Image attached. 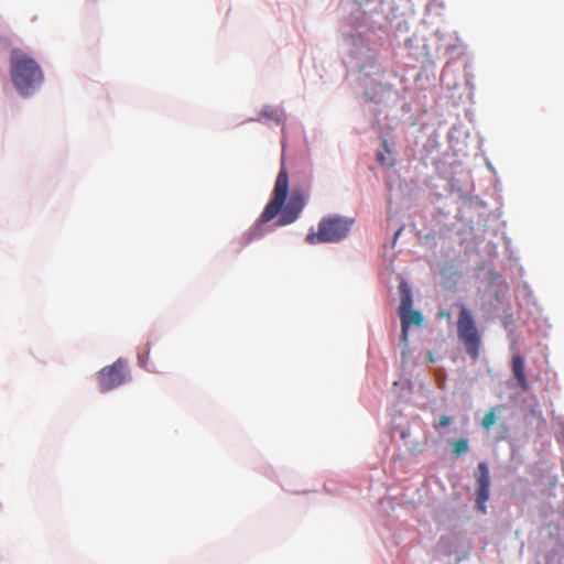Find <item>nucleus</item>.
I'll list each match as a JSON object with an SVG mask.
<instances>
[{
  "label": "nucleus",
  "instance_id": "f257e3e1",
  "mask_svg": "<svg viewBox=\"0 0 564 564\" xmlns=\"http://www.w3.org/2000/svg\"><path fill=\"white\" fill-rule=\"evenodd\" d=\"M306 193L300 186H294L289 195V175L284 166L281 167L273 187L272 198L265 205L259 220L247 234V243L253 239L260 238L262 225L278 217V226L293 224L302 213Z\"/></svg>",
  "mask_w": 564,
  "mask_h": 564
},
{
  "label": "nucleus",
  "instance_id": "f03ea898",
  "mask_svg": "<svg viewBox=\"0 0 564 564\" xmlns=\"http://www.w3.org/2000/svg\"><path fill=\"white\" fill-rule=\"evenodd\" d=\"M10 63L14 87L23 96L30 95L43 80L41 67L33 58L20 51H12Z\"/></svg>",
  "mask_w": 564,
  "mask_h": 564
},
{
  "label": "nucleus",
  "instance_id": "7ed1b4c3",
  "mask_svg": "<svg viewBox=\"0 0 564 564\" xmlns=\"http://www.w3.org/2000/svg\"><path fill=\"white\" fill-rule=\"evenodd\" d=\"M354 223V218L339 215L323 217L317 231L311 230L306 236V241L311 245L339 242L348 236Z\"/></svg>",
  "mask_w": 564,
  "mask_h": 564
},
{
  "label": "nucleus",
  "instance_id": "20e7f679",
  "mask_svg": "<svg viewBox=\"0 0 564 564\" xmlns=\"http://www.w3.org/2000/svg\"><path fill=\"white\" fill-rule=\"evenodd\" d=\"M457 336L470 358L477 360L480 351L481 335L477 329L471 311L465 305H462L459 310L457 318Z\"/></svg>",
  "mask_w": 564,
  "mask_h": 564
},
{
  "label": "nucleus",
  "instance_id": "39448f33",
  "mask_svg": "<svg viewBox=\"0 0 564 564\" xmlns=\"http://www.w3.org/2000/svg\"><path fill=\"white\" fill-rule=\"evenodd\" d=\"M128 376L127 364L118 359L112 365L104 367L97 375L101 392L112 390L122 384Z\"/></svg>",
  "mask_w": 564,
  "mask_h": 564
},
{
  "label": "nucleus",
  "instance_id": "423d86ee",
  "mask_svg": "<svg viewBox=\"0 0 564 564\" xmlns=\"http://www.w3.org/2000/svg\"><path fill=\"white\" fill-rule=\"evenodd\" d=\"M477 481L476 489V506L477 510L485 514L487 512L486 503L490 496V475L488 465L485 462H480L477 466L475 474Z\"/></svg>",
  "mask_w": 564,
  "mask_h": 564
},
{
  "label": "nucleus",
  "instance_id": "0eeeda50",
  "mask_svg": "<svg viewBox=\"0 0 564 564\" xmlns=\"http://www.w3.org/2000/svg\"><path fill=\"white\" fill-rule=\"evenodd\" d=\"M402 337L405 340L408 330L411 325L420 326L423 323V316L419 311L408 308V311H400Z\"/></svg>",
  "mask_w": 564,
  "mask_h": 564
},
{
  "label": "nucleus",
  "instance_id": "6e6552de",
  "mask_svg": "<svg viewBox=\"0 0 564 564\" xmlns=\"http://www.w3.org/2000/svg\"><path fill=\"white\" fill-rule=\"evenodd\" d=\"M511 368L514 378L517 379L519 386L523 389H528V380L525 376V365L524 359L520 355H514L511 360Z\"/></svg>",
  "mask_w": 564,
  "mask_h": 564
},
{
  "label": "nucleus",
  "instance_id": "1a4fd4ad",
  "mask_svg": "<svg viewBox=\"0 0 564 564\" xmlns=\"http://www.w3.org/2000/svg\"><path fill=\"white\" fill-rule=\"evenodd\" d=\"M399 292L401 297L400 308L399 311H408V308L412 307V292L411 288L405 281H402L399 285Z\"/></svg>",
  "mask_w": 564,
  "mask_h": 564
},
{
  "label": "nucleus",
  "instance_id": "9d476101",
  "mask_svg": "<svg viewBox=\"0 0 564 564\" xmlns=\"http://www.w3.org/2000/svg\"><path fill=\"white\" fill-rule=\"evenodd\" d=\"M149 354H150V350H149V347L147 346V350L143 351V352H139L138 355V361H139V365L147 369L148 371H151V372H159V368L149 361Z\"/></svg>",
  "mask_w": 564,
  "mask_h": 564
},
{
  "label": "nucleus",
  "instance_id": "9b49d317",
  "mask_svg": "<svg viewBox=\"0 0 564 564\" xmlns=\"http://www.w3.org/2000/svg\"><path fill=\"white\" fill-rule=\"evenodd\" d=\"M497 421L496 408H490L481 420V426L486 430H490Z\"/></svg>",
  "mask_w": 564,
  "mask_h": 564
},
{
  "label": "nucleus",
  "instance_id": "f8f14e48",
  "mask_svg": "<svg viewBox=\"0 0 564 564\" xmlns=\"http://www.w3.org/2000/svg\"><path fill=\"white\" fill-rule=\"evenodd\" d=\"M452 446L453 453L457 457L462 456L463 454L469 451V443L466 438L456 440Z\"/></svg>",
  "mask_w": 564,
  "mask_h": 564
},
{
  "label": "nucleus",
  "instance_id": "ddd939ff",
  "mask_svg": "<svg viewBox=\"0 0 564 564\" xmlns=\"http://www.w3.org/2000/svg\"><path fill=\"white\" fill-rule=\"evenodd\" d=\"M449 423H451V417H449V416H447V415H442V416L440 417V421H438L437 423H434V425H433V426H434V429H435V430H437V429H440V427H446V426H448V425H449Z\"/></svg>",
  "mask_w": 564,
  "mask_h": 564
},
{
  "label": "nucleus",
  "instance_id": "4468645a",
  "mask_svg": "<svg viewBox=\"0 0 564 564\" xmlns=\"http://www.w3.org/2000/svg\"><path fill=\"white\" fill-rule=\"evenodd\" d=\"M377 159H378V161H379L381 164H386V156H384V154H383V153L378 152V154H377Z\"/></svg>",
  "mask_w": 564,
  "mask_h": 564
},
{
  "label": "nucleus",
  "instance_id": "2eb2a0df",
  "mask_svg": "<svg viewBox=\"0 0 564 564\" xmlns=\"http://www.w3.org/2000/svg\"><path fill=\"white\" fill-rule=\"evenodd\" d=\"M262 115L265 116V117H271L272 116L271 113L267 112V110H263Z\"/></svg>",
  "mask_w": 564,
  "mask_h": 564
},
{
  "label": "nucleus",
  "instance_id": "dca6fc26",
  "mask_svg": "<svg viewBox=\"0 0 564 564\" xmlns=\"http://www.w3.org/2000/svg\"><path fill=\"white\" fill-rule=\"evenodd\" d=\"M429 360H430L431 362H434V358H433L432 352H430V354H429Z\"/></svg>",
  "mask_w": 564,
  "mask_h": 564
},
{
  "label": "nucleus",
  "instance_id": "f3484780",
  "mask_svg": "<svg viewBox=\"0 0 564 564\" xmlns=\"http://www.w3.org/2000/svg\"><path fill=\"white\" fill-rule=\"evenodd\" d=\"M383 145H384V148H386L387 152H389V149H388V145H387V142H386V141L383 142Z\"/></svg>",
  "mask_w": 564,
  "mask_h": 564
}]
</instances>
